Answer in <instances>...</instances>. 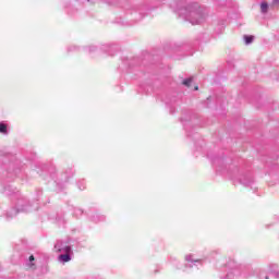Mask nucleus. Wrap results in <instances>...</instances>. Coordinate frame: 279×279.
<instances>
[{
    "mask_svg": "<svg viewBox=\"0 0 279 279\" xmlns=\"http://www.w3.org/2000/svg\"><path fill=\"white\" fill-rule=\"evenodd\" d=\"M179 14L181 16H185L192 25H199V23L204 21V12H202V9L197 3L190 4L185 9H181Z\"/></svg>",
    "mask_w": 279,
    "mask_h": 279,
    "instance_id": "1",
    "label": "nucleus"
},
{
    "mask_svg": "<svg viewBox=\"0 0 279 279\" xmlns=\"http://www.w3.org/2000/svg\"><path fill=\"white\" fill-rule=\"evenodd\" d=\"M54 250L59 254H71V246L66 245L64 242H57Z\"/></svg>",
    "mask_w": 279,
    "mask_h": 279,
    "instance_id": "2",
    "label": "nucleus"
},
{
    "mask_svg": "<svg viewBox=\"0 0 279 279\" xmlns=\"http://www.w3.org/2000/svg\"><path fill=\"white\" fill-rule=\"evenodd\" d=\"M61 263H69L71 260V253H63L59 256Z\"/></svg>",
    "mask_w": 279,
    "mask_h": 279,
    "instance_id": "3",
    "label": "nucleus"
},
{
    "mask_svg": "<svg viewBox=\"0 0 279 279\" xmlns=\"http://www.w3.org/2000/svg\"><path fill=\"white\" fill-rule=\"evenodd\" d=\"M244 43L245 45H252L254 43V36L252 35H244Z\"/></svg>",
    "mask_w": 279,
    "mask_h": 279,
    "instance_id": "4",
    "label": "nucleus"
},
{
    "mask_svg": "<svg viewBox=\"0 0 279 279\" xmlns=\"http://www.w3.org/2000/svg\"><path fill=\"white\" fill-rule=\"evenodd\" d=\"M268 10H269V4H267V2H262V4H260V12L263 14H267Z\"/></svg>",
    "mask_w": 279,
    "mask_h": 279,
    "instance_id": "5",
    "label": "nucleus"
},
{
    "mask_svg": "<svg viewBox=\"0 0 279 279\" xmlns=\"http://www.w3.org/2000/svg\"><path fill=\"white\" fill-rule=\"evenodd\" d=\"M34 260H35L34 255H31L28 267L29 269H33V270L36 269V264H34Z\"/></svg>",
    "mask_w": 279,
    "mask_h": 279,
    "instance_id": "6",
    "label": "nucleus"
},
{
    "mask_svg": "<svg viewBox=\"0 0 279 279\" xmlns=\"http://www.w3.org/2000/svg\"><path fill=\"white\" fill-rule=\"evenodd\" d=\"M0 134H8V125L0 123Z\"/></svg>",
    "mask_w": 279,
    "mask_h": 279,
    "instance_id": "7",
    "label": "nucleus"
},
{
    "mask_svg": "<svg viewBox=\"0 0 279 279\" xmlns=\"http://www.w3.org/2000/svg\"><path fill=\"white\" fill-rule=\"evenodd\" d=\"M185 260L187 263H197V259L193 258V255H186Z\"/></svg>",
    "mask_w": 279,
    "mask_h": 279,
    "instance_id": "8",
    "label": "nucleus"
},
{
    "mask_svg": "<svg viewBox=\"0 0 279 279\" xmlns=\"http://www.w3.org/2000/svg\"><path fill=\"white\" fill-rule=\"evenodd\" d=\"M183 84H184V86H191V84H193V78L190 77V78L184 80Z\"/></svg>",
    "mask_w": 279,
    "mask_h": 279,
    "instance_id": "9",
    "label": "nucleus"
},
{
    "mask_svg": "<svg viewBox=\"0 0 279 279\" xmlns=\"http://www.w3.org/2000/svg\"><path fill=\"white\" fill-rule=\"evenodd\" d=\"M272 5H279V0H272Z\"/></svg>",
    "mask_w": 279,
    "mask_h": 279,
    "instance_id": "10",
    "label": "nucleus"
},
{
    "mask_svg": "<svg viewBox=\"0 0 279 279\" xmlns=\"http://www.w3.org/2000/svg\"><path fill=\"white\" fill-rule=\"evenodd\" d=\"M194 90H198V87L196 86V87L194 88Z\"/></svg>",
    "mask_w": 279,
    "mask_h": 279,
    "instance_id": "11",
    "label": "nucleus"
},
{
    "mask_svg": "<svg viewBox=\"0 0 279 279\" xmlns=\"http://www.w3.org/2000/svg\"><path fill=\"white\" fill-rule=\"evenodd\" d=\"M265 279H269V277L266 276Z\"/></svg>",
    "mask_w": 279,
    "mask_h": 279,
    "instance_id": "12",
    "label": "nucleus"
}]
</instances>
